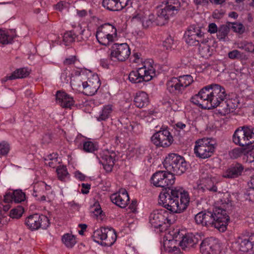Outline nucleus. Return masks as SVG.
<instances>
[{"mask_svg":"<svg viewBox=\"0 0 254 254\" xmlns=\"http://www.w3.org/2000/svg\"><path fill=\"white\" fill-rule=\"evenodd\" d=\"M175 179L171 173L159 171L152 175L151 181L155 187L165 189L159 196L158 203L172 213H182L188 207L190 197L182 188L170 187L174 184Z\"/></svg>","mask_w":254,"mask_h":254,"instance_id":"obj_1","label":"nucleus"},{"mask_svg":"<svg viewBox=\"0 0 254 254\" xmlns=\"http://www.w3.org/2000/svg\"><path fill=\"white\" fill-rule=\"evenodd\" d=\"M163 3L164 6L158 11L157 16L148 10H139L132 16L131 21L134 23L139 21L145 29L165 24L171 17L178 13L182 5L180 0H166Z\"/></svg>","mask_w":254,"mask_h":254,"instance_id":"obj_2","label":"nucleus"},{"mask_svg":"<svg viewBox=\"0 0 254 254\" xmlns=\"http://www.w3.org/2000/svg\"><path fill=\"white\" fill-rule=\"evenodd\" d=\"M226 96L223 87L212 84L202 88L191 98L190 101L202 109H211L217 107L222 100L226 99Z\"/></svg>","mask_w":254,"mask_h":254,"instance_id":"obj_3","label":"nucleus"},{"mask_svg":"<svg viewBox=\"0 0 254 254\" xmlns=\"http://www.w3.org/2000/svg\"><path fill=\"white\" fill-rule=\"evenodd\" d=\"M194 220L197 225L202 226H212L219 231L224 232L229 221V216L226 211L216 207L212 211H202L195 215Z\"/></svg>","mask_w":254,"mask_h":254,"instance_id":"obj_4","label":"nucleus"},{"mask_svg":"<svg viewBox=\"0 0 254 254\" xmlns=\"http://www.w3.org/2000/svg\"><path fill=\"white\" fill-rule=\"evenodd\" d=\"M71 85L75 90L82 91L86 95L92 96L97 92L100 83L97 74H93L87 81L83 80L82 77H77L71 81Z\"/></svg>","mask_w":254,"mask_h":254,"instance_id":"obj_5","label":"nucleus"},{"mask_svg":"<svg viewBox=\"0 0 254 254\" xmlns=\"http://www.w3.org/2000/svg\"><path fill=\"white\" fill-rule=\"evenodd\" d=\"M163 166L167 172L174 176L183 174L188 168L185 158L176 153L169 154L164 160Z\"/></svg>","mask_w":254,"mask_h":254,"instance_id":"obj_6","label":"nucleus"},{"mask_svg":"<svg viewBox=\"0 0 254 254\" xmlns=\"http://www.w3.org/2000/svg\"><path fill=\"white\" fill-rule=\"evenodd\" d=\"M193 81V78L190 75L172 77L167 82V89L170 93L178 96L182 94L185 89Z\"/></svg>","mask_w":254,"mask_h":254,"instance_id":"obj_7","label":"nucleus"},{"mask_svg":"<svg viewBox=\"0 0 254 254\" xmlns=\"http://www.w3.org/2000/svg\"><path fill=\"white\" fill-rule=\"evenodd\" d=\"M217 144L212 138H203L195 141L194 152L196 156L201 159L210 157L214 152Z\"/></svg>","mask_w":254,"mask_h":254,"instance_id":"obj_8","label":"nucleus"},{"mask_svg":"<svg viewBox=\"0 0 254 254\" xmlns=\"http://www.w3.org/2000/svg\"><path fill=\"white\" fill-rule=\"evenodd\" d=\"M233 141L241 146L252 144L254 142V127L246 126L239 127L234 132Z\"/></svg>","mask_w":254,"mask_h":254,"instance_id":"obj_9","label":"nucleus"},{"mask_svg":"<svg viewBox=\"0 0 254 254\" xmlns=\"http://www.w3.org/2000/svg\"><path fill=\"white\" fill-rule=\"evenodd\" d=\"M145 64L143 66L138 68L136 70L131 71L128 75V79L133 83L147 82L155 76V70L152 65L147 67Z\"/></svg>","mask_w":254,"mask_h":254,"instance_id":"obj_10","label":"nucleus"},{"mask_svg":"<svg viewBox=\"0 0 254 254\" xmlns=\"http://www.w3.org/2000/svg\"><path fill=\"white\" fill-rule=\"evenodd\" d=\"M92 238L94 241L101 245L110 247L113 245L117 239V234L114 229L108 228H101L93 232Z\"/></svg>","mask_w":254,"mask_h":254,"instance_id":"obj_11","label":"nucleus"},{"mask_svg":"<svg viewBox=\"0 0 254 254\" xmlns=\"http://www.w3.org/2000/svg\"><path fill=\"white\" fill-rule=\"evenodd\" d=\"M170 216H169L168 211L165 209H161L153 211L150 215L149 223L154 228H161L167 221L168 223H172L171 216L174 213L170 211Z\"/></svg>","mask_w":254,"mask_h":254,"instance_id":"obj_12","label":"nucleus"},{"mask_svg":"<svg viewBox=\"0 0 254 254\" xmlns=\"http://www.w3.org/2000/svg\"><path fill=\"white\" fill-rule=\"evenodd\" d=\"M26 226L32 231L39 228L47 229L50 225L49 220L45 215L34 214L28 216L25 220Z\"/></svg>","mask_w":254,"mask_h":254,"instance_id":"obj_13","label":"nucleus"},{"mask_svg":"<svg viewBox=\"0 0 254 254\" xmlns=\"http://www.w3.org/2000/svg\"><path fill=\"white\" fill-rule=\"evenodd\" d=\"M130 54L128 45L127 43H115L112 46L110 58L115 62H124Z\"/></svg>","mask_w":254,"mask_h":254,"instance_id":"obj_14","label":"nucleus"},{"mask_svg":"<svg viewBox=\"0 0 254 254\" xmlns=\"http://www.w3.org/2000/svg\"><path fill=\"white\" fill-rule=\"evenodd\" d=\"M114 30L115 27L110 24H105L99 27L96 31V37L98 42L104 46H109L113 41V35L110 31Z\"/></svg>","mask_w":254,"mask_h":254,"instance_id":"obj_15","label":"nucleus"},{"mask_svg":"<svg viewBox=\"0 0 254 254\" xmlns=\"http://www.w3.org/2000/svg\"><path fill=\"white\" fill-rule=\"evenodd\" d=\"M200 251L202 254H219L221 250L219 240L214 237L205 239L201 243Z\"/></svg>","mask_w":254,"mask_h":254,"instance_id":"obj_16","label":"nucleus"},{"mask_svg":"<svg viewBox=\"0 0 254 254\" xmlns=\"http://www.w3.org/2000/svg\"><path fill=\"white\" fill-rule=\"evenodd\" d=\"M151 141L157 146L166 147L171 145L173 138L168 129H163L153 134Z\"/></svg>","mask_w":254,"mask_h":254,"instance_id":"obj_17","label":"nucleus"},{"mask_svg":"<svg viewBox=\"0 0 254 254\" xmlns=\"http://www.w3.org/2000/svg\"><path fill=\"white\" fill-rule=\"evenodd\" d=\"M101 157L100 162L102 164L104 169L107 172H111L116 159V152L111 150H105L101 154Z\"/></svg>","mask_w":254,"mask_h":254,"instance_id":"obj_18","label":"nucleus"},{"mask_svg":"<svg viewBox=\"0 0 254 254\" xmlns=\"http://www.w3.org/2000/svg\"><path fill=\"white\" fill-rule=\"evenodd\" d=\"M236 243L239 246V250L244 253L253 252L254 249V233L249 234L246 237L239 236Z\"/></svg>","mask_w":254,"mask_h":254,"instance_id":"obj_19","label":"nucleus"},{"mask_svg":"<svg viewBox=\"0 0 254 254\" xmlns=\"http://www.w3.org/2000/svg\"><path fill=\"white\" fill-rule=\"evenodd\" d=\"M110 199L113 203L121 208H125L129 200L128 194L124 189H120L118 192L112 194Z\"/></svg>","mask_w":254,"mask_h":254,"instance_id":"obj_20","label":"nucleus"},{"mask_svg":"<svg viewBox=\"0 0 254 254\" xmlns=\"http://www.w3.org/2000/svg\"><path fill=\"white\" fill-rule=\"evenodd\" d=\"M129 0H103L102 5L110 11H119L127 5Z\"/></svg>","mask_w":254,"mask_h":254,"instance_id":"obj_21","label":"nucleus"},{"mask_svg":"<svg viewBox=\"0 0 254 254\" xmlns=\"http://www.w3.org/2000/svg\"><path fill=\"white\" fill-rule=\"evenodd\" d=\"M56 99L57 103L63 108H70L74 103L73 97L63 91H57Z\"/></svg>","mask_w":254,"mask_h":254,"instance_id":"obj_22","label":"nucleus"},{"mask_svg":"<svg viewBox=\"0 0 254 254\" xmlns=\"http://www.w3.org/2000/svg\"><path fill=\"white\" fill-rule=\"evenodd\" d=\"M243 170L244 167L241 164H233L223 173L222 177L227 179L236 178L242 175Z\"/></svg>","mask_w":254,"mask_h":254,"instance_id":"obj_23","label":"nucleus"},{"mask_svg":"<svg viewBox=\"0 0 254 254\" xmlns=\"http://www.w3.org/2000/svg\"><path fill=\"white\" fill-rule=\"evenodd\" d=\"M16 36L15 30L11 29L5 31L0 29V44L7 45L11 44L14 38Z\"/></svg>","mask_w":254,"mask_h":254,"instance_id":"obj_24","label":"nucleus"},{"mask_svg":"<svg viewBox=\"0 0 254 254\" xmlns=\"http://www.w3.org/2000/svg\"><path fill=\"white\" fill-rule=\"evenodd\" d=\"M197 243V239L192 234H188L182 237V239L180 242V246L182 249L187 250L192 247Z\"/></svg>","mask_w":254,"mask_h":254,"instance_id":"obj_25","label":"nucleus"},{"mask_svg":"<svg viewBox=\"0 0 254 254\" xmlns=\"http://www.w3.org/2000/svg\"><path fill=\"white\" fill-rule=\"evenodd\" d=\"M134 105L138 108L146 107L149 103L148 94L143 91L137 92L134 98Z\"/></svg>","mask_w":254,"mask_h":254,"instance_id":"obj_26","label":"nucleus"},{"mask_svg":"<svg viewBox=\"0 0 254 254\" xmlns=\"http://www.w3.org/2000/svg\"><path fill=\"white\" fill-rule=\"evenodd\" d=\"M184 38L186 43L190 46H198L200 44H206L208 40L204 38H200L197 36H190L189 34L185 33Z\"/></svg>","mask_w":254,"mask_h":254,"instance_id":"obj_27","label":"nucleus"},{"mask_svg":"<svg viewBox=\"0 0 254 254\" xmlns=\"http://www.w3.org/2000/svg\"><path fill=\"white\" fill-rule=\"evenodd\" d=\"M113 110V105L108 104L103 106L102 110L99 113L97 119L98 121H106L111 116Z\"/></svg>","mask_w":254,"mask_h":254,"instance_id":"obj_28","label":"nucleus"},{"mask_svg":"<svg viewBox=\"0 0 254 254\" xmlns=\"http://www.w3.org/2000/svg\"><path fill=\"white\" fill-rule=\"evenodd\" d=\"M185 33L190 36H197L200 37V38H204V33L201 30V27L198 25L193 24L190 26Z\"/></svg>","mask_w":254,"mask_h":254,"instance_id":"obj_29","label":"nucleus"},{"mask_svg":"<svg viewBox=\"0 0 254 254\" xmlns=\"http://www.w3.org/2000/svg\"><path fill=\"white\" fill-rule=\"evenodd\" d=\"M229 27L227 24L222 25L219 28L217 33V38L221 41H225V38L227 36L229 32Z\"/></svg>","mask_w":254,"mask_h":254,"instance_id":"obj_30","label":"nucleus"},{"mask_svg":"<svg viewBox=\"0 0 254 254\" xmlns=\"http://www.w3.org/2000/svg\"><path fill=\"white\" fill-rule=\"evenodd\" d=\"M221 202L223 208L220 207V208H222L226 211L232 210L233 205L229 194L224 195L223 198L221 199ZM226 213L227 214V212H226Z\"/></svg>","mask_w":254,"mask_h":254,"instance_id":"obj_31","label":"nucleus"},{"mask_svg":"<svg viewBox=\"0 0 254 254\" xmlns=\"http://www.w3.org/2000/svg\"><path fill=\"white\" fill-rule=\"evenodd\" d=\"M32 195L36 198L37 200L40 202L48 201L47 199H49L48 194L44 193L42 190H40L39 189L35 188L34 187Z\"/></svg>","mask_w":254,"mask_h":254,"instance_id":"obj_32","label":"nucleus"},{"mask_svg":"<svg viewBox=\"0 0 254 254\" xmlns=\"http://www.w3.org/2000/svg\"><path fill=\"white\" fill-rule=\"evenodd\" d=\"M98 145L97 143L91 141H87L84 142L83 145V150L86 152L93 153L97 150Z\"/></svg>","mask_w":254,"mask_h":254,"instance_id":"obj_33","label":"nucleus"},{"mask_svg":"<svg viewBox=\"0 0 254 254\" xmlns=\"http://www.w3.org/2000/svg\"><path fill=\"white\" fill-rule=\"evenodd\" d=\"M62 241L67 247H72L76 243L75 238L69 234H66L63 236Z\"/></svg>","mask_w":254,"mask_h":254,"instance_id":"obj_34","label":"nucleus"},{"mask_svg":"<svg viewBox=\"0 0 254 254\" xmlns=\"http://www.w3.org/2000/svg\"><path fill=\"white\" fill-rule=\"evenodd\" d=\"M12 74L15 79L17 78H22L27 77L29 75V72L27 68L23 67L15 70Z\"/></svg>","mask_w":254,"mask_h":254,"instance_id":"obj_35","label":"nucleus"},{"mask_svg":"<svg viewBox=\"0 0 254 254\" xmlns=\"http://www.w3.org/2000/svg\"><path fill=\"white\" fill-rule=\"evenodd\" d=\"M75 35L73 31L65 32L63 36V42L65 46H68L72 43L75 38Z\"/></svg>","mask_w":254,"mask_h":254,"instance_id":"obj_36","label":"nucleus"},{"mask_svg":"<svg viewBox=\"0 0 254 254\" xmlns=\"http://www.w3.org/2000/svg\"><path fill=\"white\" fill-rule=\"evenodd\" d=\"M57 173L58 178L62 181H64L69 176L66 167L64 166L58 167L57 169Z\"/></svg>","mask_w":254,"mask_h":254,"instance_id":"obj_37","label":"nucleus"},{"mask_svg":"<svg viewBox=\"0 0 254 254\" xmlns=\"http://www.w3.org/2000/svg\"><path fill=\"white\" fill-rule=\"evenodd\" d=\"M227 23L229 27V29H232L235 32L242 34L245 31V27L241 23H232L230 22Z\"/></svg>","mask_w":254,"mask_h":254,"instance_id":"obj_38","label":"nucleus"},{"mask_svg":"<svg viewBox=\"0 0 254 254\" xmlns=\"http://www.w3.org/2000/svg\"><path fill=\"white\" fill-rule=\"evenodd\" d=\"M218 107H219L218 112L222 116H225L231 113L226 99L222 100Z\"/></svg>","mask_w":254,"mask_h":254,"instance_id":"obj_39","label":"nucleus"},{"mask_svg":"<svg viewBox=\"0 0 254 254\" xmlns=\"http://www.w3.org/2000/svg\"><path fill=\"white\" fill-rule=\"evenodd\" d=\"M249 189L247 190L246 194L249 197V199H254V175L251 177L248 183Z\"/></svg>","mask_w":254,"mask_h":254,"instance_id":"obj_40","label":"nucleus"},{"mask_svg":"<svg viewBox=\"0 0 254 254\" xmlns=\"http://www.w3.org/2000/svg\"><path fill=\"white\" fill-rule=\"evenodd\" d=\"M45 164L49 167L54 168L57 162V157L56 154L48 155L45 159Z\"/></svg>","mask_w":254,"mask_h":254,"instance_id":"obj_41","label":"nucleus"},{"mask_svg":"<svg viewBox=\"0 0 254 254\" xmlns=\"http://www.w3.org/2000/svg\"><path fill=\"white\" fill-rule=\"evenodd\" d=\"M13 197L15 203H19L25 200V194L21 190H15L13 191Z\"/></svg>","mask_w":254,"mask_h":254,"instance_id":"obj_42","label":"nucleus"},{"mask_svg":"<svg viewBox=\"0 0 254 254\" xmlns=\"http://www.w3.org/2000/svg\"><path fill=\"white\" fill-rule=\"evenodd\" d=\"M24 212L23 208L19 206L16 208L12 209L10 212V216L12 218H20Z\"/></svg>","mask_w":254,"mask_h":254,"instance_id":"obj_43","label":"nucleus"},{"mask_svg":"<svg viewBox=\"0 0 254 254\" xmlns=\"http://www.w3.org/2000/svg\"><path fill=\"white\" fill-rule=\"evenodd\" d=\"M35 188L39 189L40 190H42L44 193L48 194L51 192V187L50 186L47 185L45 182H41L35 185Z\"/></svg>","mask_w":254,"mask_h":254,"instance_id":"obj_44","label":"nucleus"},{"mask_svg":"<svg viewBox=\"0 0 254 254\" xmlns=\"http://www.w3.org/2000/svg\"><path fill=\"white\" fill-rule=\"evenodd\" d=\"M228 57L232 60L242 59L244 57V54L237 50H234L228 53Z\"/></svg>","mask_w":254,"mask_h":254,"instance_id":"obj_45","label":"nucleus"},{"mask_svg":"<svg viewBox=\"0 0 254 254\" xmlns=\"http://www.w3.org/2000/svg\"><path fill=\"white\" fill-rule=\"evenodd\" d=\"M204 45L202 47L199 46V52L201 55L202 57L207 58L211 55L210 53L209 47L206 45V44H203Z\"/></svg>","mask_w":254,"mask_h":254,"instance_id":"obj_46","label":"nucleus"},{"mask_svg":"<svg viewBox=\"0 0 254 254\" xmlns=\"http://www.w3.org/2000/svg\"><path fill=\"white\" fill-rule=\"evenodd\" d=\"M245 150L244 148L237 147L233 149L230 152V156L232 158H237L241 156L243 154H244Z\"/></svg>","mask_w":254,"mask_h":254,"instance_id":"obj_47","label":"nucleus"},{"mask_svg":"<svg viewBox=\"0 0 254 254\" xmlns=\"http://www.w3.org/2000/svg\"><path fill=\"white\" fill-rule=\"evenodd\" d=\"M244 159L249 163L254 161V146L250 150L244 153Z\"/></svg>","mask_w":254,"mask_h":254,"instance_id":"obj_48","label":"nucleus"},{"mask_svg":"<svg viewBox=\"0 0 254 254\" xmlns=\"http://www.w3.org/2000/svg\"><path fill=\"white\" fill-rule=\"evenodd\" d=\"M9 150V146L7 142L5 141L0 142V155H6L8 153Z\"/></svg>","mask_w":254,"mask_h":254,"instance_id":"obj_49","label":"nucleus"},{"mask_svg":"<svg viewBox=\"0 0 254 254\" xmlns=\"http://www.w3.org/2000/svg\"><path fill=\"white\" fill-rule=\"evenodd\" d=\"M197 189L199 191L205 192L206 191H210L212 192H216L217 188L216 186L213 185L212 187L202 186L201 185L198 186Z\"/></svg>","mask_w":254,"mask_h":254,"instance_id":"obj_50","label":"nucleus"},{"mask_svg":"<svg viewBox=\"0 0 254 254\" xmlns=\"http://www.w3.org/2000/svg\"><path fill=\"white\" fill-rule=\"evenodd\" d=\"M226 100L231 112H233L234 109L237 108L238 106V102L237 99H227Z\"/></svg>","mask_w":254,"mask_h":254,"instance_id":"obj_51","label":"nucleus"},{"mask_svg":"<svg viewBox=\"0 0 254 254\" xmlns=\"http://www.w3.org/2000/svg\"><path fill=\"white\" fill-rule=\"evenodd\" d=\"M115 62L114 60H111L110 55L107 59H103L100 61L101 65L104 68H108L109 64H112L113 62Z\"/></svg>","mask_w":254,"mask_h":254,"instance_id":"obj_52","label":"nucleus"},{"mask_svg":"<svg viewBox=\"0 0 254 254\" xmlns=\"http://www.w3.org/2000/svg\"><path fill=\"white\" fill-rule=\"evenodd\" d=\"M174 44V40L173 38L169 36L163 42L164 47H166V49H170L173 48Z\"/></svg>","mask_w":254,"mask_h":254,"instance_id":"obj_53","label":"nucleus"},{"mask_svg":"<svg viewBox=\"0 0 254 254\" xmlns=\"http://www.w3.org/2000/svg\"><path fill=\"white\" fill-rule=\"evenodd\" d=\"M13 192H8L4 196V201L6 203L14 202Z\"/></svg>","mask_w":254,"mask_h":254,"instance_id":"obj_54","label":"nucleus"},{"mask_svg":"<svg viewBox=\"0 0 254 254\" xmlns=\"http://www.w3.org/2000/svg\"><path fill=\"white\" fill-rule=\"evenodd\" d=\"M94 208V210L93 211V213H95V215L98 216L101 214L102 211L101 210V206L98 201H96L93 206Z\"/></svg>","mask_w":254,"mask_h":254,"instance_id":"obj_55","label":"nucleus"},{"mask_svg":"<svg viewBox=\"0 0 254 254\" xmlns=\"http://www.w3.org/2000/svg\"><path fill=\"white\" fill-rule=\"evenodd\" d=\"M218 28L214 23H211L208 25V32L211 34L217 33Z\"/></svg>","mask_w":254,"mask_h":254,"instance_id":"obj_56","label":"nucleus"},{"mask_svg":"<svg viewBox=\"0 0 254 254\" xmlns=\"http://www.w3.org/2000/svg\"><path fill=\"white\" fill-rule=\"evenodd\" d=\"M82 189L81 191L83 194H87L89 192V190L90 189V185L88 184H82Z\"/></svg>","mask_w":254,"mask_h":254,"instance_id":"obj_57","label":"nucleus"},{"mask_svg":"<svg viewBox=\"0 0 254 254\" xmlns=\"http://www.w3.org/2000/svg\"><path fill=\"white\" fill-rule=\"evenodd\" d=\"M245 51L247 52L254 53V45L252 43L247 42L245 46Z\"/></svg>","mask_w":254,"mask_h":254,"instance_id":"obj_58","label":"nucleus"},{"mask_svg":"<svg viewBox=\"0 0 254 254\" xmlns=\"http://www.w3.org/2000/svg\"><path fill=\"white\" fill-rule=\"evenodd\" d=\"M66 2L64 1H61L59 2L56 5V9L59 11H62L64 7H66Z\"/></svg>","mask_w":254,"mask_h":254,"instance_id":"obj_59","label":"nucleus"},{"mask_svg":"<svg viewBox=\"0 0 254 254\" xmlns=\"http://www.w3.org/2000/svg\"><path fill=\"white\" fill-rule=\"evenodd\" d=\"M75 57L71 56L70 58L66 59L64 62V65H69L73 64L75 62Z\"/></svg>","mask_w":254,"mask_h":254,"instance_id":"obj_60","label":"nucleus"},{"mask_svg":"<svg viewBox=\"0 0 254 254\" xmlns=\"http://www.w3.org/2000/svg\"><path fill=\"white\" fill-rule=\"evenodd\" d=\"M52 140L51 135L49 133H46L43 136L42 139V142L43 143L47 144L50 142Z\"/></svg>","mask_w":254,"mask_h":254,"instance_id":"obj_61","label":"nucleus"},{"mask_svg":"<svg viewBox=\"0 0 254 254\" xmlns=\"http://www.w3.org/2000/svg\"><path fill=\"white\" fill-rule=\"evenodd\" d=\"M201 178L203 180H205V181H207L208 182H211V176L208 175L207 172H206V173L203 172L201 174Z\"/></svg>","mask_w":254,"mask_h":254,"instance_id":"obj_62","label":"nucleus"},{"mask_svg":"<svg viewBox=\"0 0 254 254\" xmlns=\"http://www.w3.org/2000/svg\"><path fill=\"white\" fill-rule=\"evenodd\" d=\"M137 201L133 200L129 206V208L131 210L132 212H134L136 210Z\"/></svg>","mask_w":254,"mask_h":254,"instance_id":"obj_63","label":"nucleus"},{"mask_svg":"<svg viewBox=\"0 0 254 254\" xmlns=\"http://www.w3.org/2000/svg\"><path fill=\"white\" fill-rule=\"evenodd\" d=\"M75 177L80 181H83L85 179V176L79 172H77L75 173Z\"/></svg>","mask_w":254,"mask_h":254,"instance_id":"obj_64","label":"nucleus"}]
</instances>
